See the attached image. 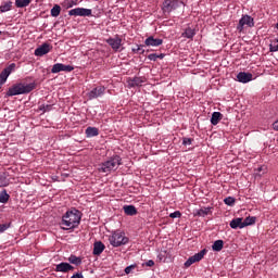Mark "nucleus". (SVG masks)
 Returning <instances> with one entry per match:
<instances>
[{
    "instance_id": "obj_1",
    "label": "nucleus",
    "mask_w": 278,
    "mask_h": 278,
    "mask_svg": "<svg viewBox=\"0 0 278 278\" xmlns=\"http://www.w3.org/2000/svg\"><path fill=\"white\" fill-rule=\"evenodd\" d=\"M81 223V212L77 208H73L71 211H67L63 216H62V222L61 229L64 231H68L71 229H77Z\"/></svg>"
},
{
    "instance_id": "obj_2",
    "label": "nucleus",
    "mask_w": 278,
    "mask_h": 278,
    "mask_svg": "<svg viewBox=\"0 0 278 278\" xmlns=\"http://www.w3.org/2000/svg\"><path fill=\"white\" fill-rule=\"evenodd\" d=\"M36 88V84L30 83V84H16L13 85L11 88H9L7 92V97H16L18 94H29L31 90Z\"/></svg>"
},
{
    "instance_id": "obj_3",
    "label": "nucleus",
    "mask_w": 278,
    "mask_h": 278,
    "mask_svg": "<svg viewBox=\"0 0 278 278\" xmlns=\"http://www.w3.org/2000/svg\"><path fill=\"white\" fill-rule=\"evenodd\" d=\"M121 164H123V159L119 155H113L108 161L101 163L99 172L112 173V170H117Z\"/></svg>"
},
{
    "instance_id": "obj_4",
    "label": "nucleus",
    "mask_w": 278,
    "mask_h": 278,
    "mask_svg": "<svg viewBox=\"0 0 278 278\" xmlns=\"http://www.w3.org/2000/svg\"><path fill=\"white\" fill-rule=\"evenodd\" d=\"M109 242L114 248L124 247L129 242V238L125 236V232L116 230L109 237Z\"/></svg>"
},
{
    "instance_id": "obj_5",
    "label": "nucleus",
    "mask_w": 278,
    "mask_h": 278,
    "mask_svg": "<svg viewBox=\"0 0 278 278\" xmlns=\"http://www.w3.org/2000/svg\"><path fill=\"white\" fill-rule=\"evenodd\" d=\"M245 25L248 27H255V21L253 20V17H251V15H242V17L240 18L237 26V30L239 31V34H242L244 31Z\"/></svg>"
},
{
    "instance_id": "obj_6",
    "label": "nucleus",
    "mask_w": 278,
    "mask_h": 278,
    "mask_svg": "<svg viewBox=\"0 0 278 278\" xmlns=\"http://www.w3.org/2000/svg\"><path fill=\"white\" fill-rule=\"evenodd\" d=\"M181 3L184 2H181L180 0H165L163 2L162 10L164 14H170V12L177 10V8L181 5Z\"/></svg>"
},
{
    "instance_id": "obj_7",
    "label": "nucleus",
    "mask_w": 278,
    "mask_h": 278,
    "mask_svg": "<svg viewBox=\"0 0 278 278\" xmlns=\"http://www.w3.org/2000/svg\"><path fill=\"white\" fill-rule=\"evenodd\" d=\"M205 253H207V250L203 249L199 253H195L193 256L189 257L185 262V267L190 268L192 266V264H197V262H201V260H203V257H205Z\"/></svg>"
},
{
    "instance_id": "obj_8",
    "label": "nucleus",
    "mask_w": 278,
    "mask_h": 278,
    "mask_svg": "<svg viewBox=\"0 0 278 278\" xmlns=\"http://www.w3.org/2000/svg\"><path fill=\"white\" fill-rule=\"evenodd\" d=\"M72 71H75V67L73 65H65L62 63H56L52 66L51 73L56 74V73H72Z\"/></svg>"
},
{
    "instance_id": "obj_9",
    "label": "nucleus",
    "mask_w": 278,
    "mask_h": 278,
    "mask_svg": "<svg viewBox=\"0 0 278 278\" xmlns=\"http://www.w3.org/2000/svg\"><path fill=\"white\" fill-rule=\"evenodd\" d=\"M70 16H92V10L85 8H76L68 11Z\"/></svg>"
},
{
    "instance_id": "obj_10",
    "label": "nucleus",
    "mask_w": 278,
    "mask_h": 278,
    "mask_svg": "<svg viewBox=\"0 0 278 278\" xmlns=\"http://www.w3.org/2000/svg\"><path fill=\"white\" fill-rule=\"evenodd\" d=\"M103 94H105V87L98 86L94 87L91 91H89L87 93V97L90 101H92V99H99V97H103Z\"/></svg>"
},
{
    "instance_id": "obj_11",
    "label": "nucleus",
    "mask_w": 278,
    "mask_h": 278,
    "mask_svg": "<svg viewBox=\"0 0 278 278\" xmlns=\"http://www.w3.org/2000/svg\"><path fill=\"white\" fill-rule=\"evenodd\" d=\"M105 42L111 46L113 51H118V49H121V46L123 45V39H121V37L116 35L115 38L110 37L105 40Z\"/></svg>"
},
{
    "instance_id": "obj_12",
    "label": "nucleus",
    "mask_w": 278,
    "mask_h": 278,
    "mask_svg": "<svg viewBox=\"0 0 278 278\" xmlns=\"http://www.w3.org/2000/svg\"><path fill=\"white\" fill-rule=\"evenodd\" d=\"M147 83V78L144 77H134V78H128L127 84L128 88H137L142 86V84Z\"/></svg>"
},
{
    "instance_id": "obj_13",
    "label": "nucleus",
    "mask_w": 278,
    "mask_h": 278,
    "mask_svg": "<svg viewBox=\"0 0 278 278\" xmlns=\"http://www.w3.org/2000/svg\"><path fill=\"white\" fill-rule=\"evenodd\" d=\"M55 273H71V270H75V267L70 263L62 262L55 265Z\"/></svg>"
},
{
    "instance_id": "obj_14",
    "label": "nucleus",
    "mask_w": 278,
    "mask_h": 278,
    "mask_svg": "<svg viewBox=\"0 0 278 278\" xmlns=\"http://www.w3.org/2000/svg\"><path fill=\"white\" fill-rule=\"evenodd\" d=\"M50 51L51 45L43 43L35 50V55H37L38 58H42V55H47V53H49Z\"/></svg>"
},
{
    "instance_id": "obj_15",
    "label": "nucleus",
    "mask_w": 278,
    "mask_h": 278,
    "mask_svg": "<svg viewBox=\"0 0 278 278\" xmlns=\"http://www.w3.org/2000/svg\"><path fill=\"white\" fill-rule=\"evenodd\" d=\"M237 79H238V81H240V84H249V81H253V74L240 72L237 75Z\"/></svg>"
},
{
    "instance_id": "obj_16",
    "label": "nucleus",
    "mask_w": 278,
    "mask_h": 278,
    "mask_svg": "<svg viewBox=\"0 0 278 278\" xmlns=\"http://www.w3.org/2000/svg\"><path fill=\"white\" fill-rule=\"evenodd\" d=\"M163 42L164 40L160 38H154L153 36H150L144 40L146 47H160L161 45H163Z\"/></svg>"
},
{
    "instance_id": "obj_17",
    "label": "nucleus",
    "mask_w": 278,
    "mask_h": 278,
    "mask_svg": "<svg viewBox=\"0 0 278 278\" xmlns=\"http://www.w3.org/2000/svg\"><path fill=\"white\" fill-rule=\"evenodd\" d=\"M231 229H244V222L242 220V217L233 218L230 222Z\"/></svg>"
},
{
    "instance_id": "obj_18",
    "label": "nucleus",
    "mask_w": 278,
    "mask_h": 278,
    "mask_svg": "<svg viewBox=\"0 0 278 278\" xmlns=\"http://www.w3.org/2000/svg\"><path fill=\"white\" fill-rule=\"evenodd\" d=\"M105 251V244L101 241H96L93 243V255H101Z\"/></svg>"
},
{
    "instance_id": "obj_19",
    "label": "nucleus",
    "mask_w": 278,
    "mask_h": 278,
    "mask_svg": "<svg viewBox=\"0 0 278 278\" xmlns=\"http://www.w3.org/2000/svg\"><path fill=\"white\" fill-rule=\"evenodd\" d=\"M123 210L126 216H136L138 214V210L134 205H124Z\"/></svg>"
},
{
    "instance_id": "obj_20",
    "label": "nucleus",
    "mask_w": 278,
    "mask_h": 278,
    "mask_svg": "<svg viewBox=\"0 0 278 278\" xmlns=\"http://www.w3.org/2000/svg\"><path fill=\"white\" fill-rule=\"evenodd\" d=\"M13 5H14V2H12L10 0L9 1H3L0 5L1 14H4V12H10V10H12Z\"/></svg>"
},
{
    "instance_id": "obj_21",
    "label": "nucleus",
    "mask_w": 278,
    "mask_h": 278,
    "mask_svg": "<svg viewBox=\"0 0 278 278\" xmlns=\"http://www.w3.org/2000/svg\"><path fill=\"white\" fill-rule=\"evenodd\" d=\"M181 36L182 38H189L190 40H192L194 36H197V31L194 30V28L188 27L184 30Z\"/></svg>"
},
{
    "instance_id": "obj_22",
    "label": "nucleus",
    "mask_w": 278,
    "mask_h": 278,
    "mask_svg": "<svg viewBox=\"0 0 278 278\" xmlns=\"http://www.w3.org/2000/svg\"><path fill=\"white\" fill-rule=\"evenodd\" d=\"M87 138H94L96 136L99 135V128L97 127H87L85 131Z\"/></svg>"
},
{
    "instance_id": "obj_23",
    "label": "nucleus",
    "mask_w": 278,
    "mask_h": 278,
    "mask_svg": "<svg viewBox=\"0 0 278 278\" xmlns=\"http://www.w3.org/2000/svg\"><path fill=\"white\" fill-rule=\"evenodd\" d=\"M220 121H223V114L220 112H214L211 117V123L217 125Z\"/></svg>"
},
{
    "instance_id": "obj_24",
    "label": "nucleus",
    "mask_w": 278,
    "mask_h": 278,
    "mask_svg": "<svg viewBox=\"0 0 278 278\" xmlns=\"http://www.w3.org/2000/svg\"><path fill=\"white\" fill-rule=\"evenodd\" d=\"M7 186H10V179H8L5 173H0V188H5Z\"/></svg>"
},
{
    "instance_id": "obj_25",
    "label": "nucleus",
    "mask_w": 278,
    "mask_h": 278,
    "mask_svg": "<svg viewBox=\"0 0 278 278\" xmlns=\"http://www.w3.org/2000/svg\"><path fill=\"white\" fill-rule=\"evenodd\" d=\"M278 51V37L270 40L269 52L277 53Z\"/></svg>"
},
{
    "instance_id": "obj_26",
    "label": "nucleus",
    "mask_w": 278,
    "mask_h": 278,
    "mask_svg": "<svg viewBox=\"0 0 278 278\" xmlns=\"http://www.w3.org/2000/svg\"><path fill=\"white\" fill-rule=\"evenodd\" d=\"M211 212L212 207H202L195 212V216H202L204 218V216H207Z\"/></svg>"
},
{
    "instance_id": "obj_27",
    "label": "nucleus",
    "mask_w": 278,
    "mask_h": 278,
    "mask_svg": "<svg viewBox=\"0 0 278 278\" xmlns=\"http://www.w3.org/2000/svg\"><path fill=\"white\" fill-rule=\"evenodd\" d=\"M223 247H225V241L216 240L212 245V250L217 252L223 251Z\"/></svg>"
},
{
    "instance_id": "obj_28",
    "label": "nucleus",
    "mask_w": 278,
    "mask_h": 278,
    "mask_svg": "<svg viewBox=\"0 0 278 278\" xmlns=\"http://www.w3.org/2000/svg\"><path fill=\"white\" fill-rule=\"evenodd\" d=\"M70 264H74V266H81V257L76 255H71L68 257Z\"/></svg>"
},
{
    "instance_id": "obj_29",
    "label": "nucleus",
    "mask_w": 278,
    "mask_h": 278,
    "mask_svg": "<svg viewBox=\"0 0 278 278\" xmlns=\"http://www.w3.org/2000/svg\"><path fill=\"white\" fill-rule=\"evenodd\" d=\"M31 0H15V8H27Z\"/></svg>"
},
{
    "instance_id": "obj_30",
    "label": "nucleus",
    "mask_w": 278,
    "mask_h": 278,
    "mask_svg": "<svg viewBox=\"0 0 278 278\" xmlns=\"http://www.w3.org/2000/svg\"><path fill=\"white\" fill-rule=\"evenodd\" d=\"M60 12H62V8L60 7V4H55L51 9V16H53L54 18H58V16H60Z\"/></svg>"
},
{
    "instance_id": "obj_31",
    "label": "nucleus",
    "mask_w": 278,
    "mask_h": 278,
    "mask_svg": "<svg viewBox=\"0 0 278 278\" xmlns=\"http://www.w3.org/2000/svg\"><path fill=\"white\" fill-rule=\"evenodd\" d=\"M257 220V218L255 216H249L243 220V227H249L251 225H255V222Z\"/></svg>"
},
{
    "instance_id": "obj_32",
    "label": "nucleus",
    "mask_w": 278,
    "mask_h": 278,
    "mask_svg": "<svg viewBox=\"0 0 278 278\" xmlns=\"http://www.w3.org/2000/svg\"><path fill=\"white\" fill-rule=\"evenodd\" d=\"M10 201V194H8V191L3 190L0 193V203H8Z\"/></svg>"
},
{
    "instance_id": "obj_33",
    "label": "nucleus",
    "mask_w": 278,
    "mask_h": 278,
    "mask_svg": "<svg viewBox=\"0 0 278 278\" xmlns=\"http://www.w3.org/2000/svg\"><path fill=\"white\" fill-rule=\"evenodd\" d=\"M16 68V63H11L8 67L3 70L7 75H12V72Z\"/></svg>"
},
{
    "instance_id": "obj_34",
    "label": "nucleus",
    "mask_w": 278,
    "mask_h": 278,
    "mask_svg": "<svg viewBox=\"0 0 278 278\" xmlns=\"http://www.w3.org/2000/svg\"><path fill=\"white\" fill-rule=\"evenodd\" d=\"M10 77L9 74H7L4 71L0 73V84H5L8 81V78Z\"/></svg>"
},
{
    "instance_id": "obj_35",
    "label": "nucleus",
    "mask_w": 278,
    "mask_h": 278,
    "mask_svg": "<svg viewBox=\"0 0 278 278\" xmlns=\"http://www.w3.org/2000/svg\"><path fill=\"white\" fill-rule=\"evenodd\" d=\"M224 203H226V205H233L236 203V199L228 197L224 200Z\"/></svg>"
},
{
    "instance_id": "obj_36",
    "label": "nucleus",
    "mask_w": 278,
    "mask_h": 278,
    "mask_svg": "<svg viewBox=\"0 0 278 278\" xmlns=\"http://www.w3.org/2000/svg\"><path fill=\"white\" fill-rule=\"evenodd\" d=\"M8 229H10V224L0 225V233H4Z\"/></svg>"
},
{
    "instance_id": "obj_37",
    "label": "nucleus",
    "mask_w": 278,
    "mask_h": 278,
    "mask_svg": "<svg viewBox=\"0 0 278 278\" xmlns=\"http://www.w3.org/2000/svg\"><path fill=\"white\" fill-rule=\"evenodd\" d=\"M169 218H181V212L176 211L169 214Z\"/></svg>"
},
{
    "instance_id": "obj_38",
    "label": "nucleus",
    "mask_w": 278,
    "mask_h": 278,
    "mask_svg": "<svg viewBox=\"0 0 278 278\" xmlns=\"http://www.w3.org/2000/svg\"><path fill=\"white\" fill-rule=\"evenodd\" d=\"M148 60H150L151 62H156L157 61V53L149 54Z\"/></svg>"
},
{
    "instance_id": "obj_39",
    "label": "nucleus",
    "mask_w": 278,
    "mask_h": 278,
    "mask_svg": "<svg viewBox=\"0 0 278 278\" xmlns=\"http://www.w3.org/2000/svg\"><path fill=\"white\" fill-rule=\"evenodd\" d=\"M182 144H184L185 147H188V146L192 144V139H190V138H184V139H182Z\"/></svg>"
},
{
    "instance_id": "obj_40",
    "label": "nucleus",
    "mask_w": 278,
    "mask_h": 278,
    "mask_svg": "<svg viewBox=\"0 0 278 278\" xmlns=\"http://www.w3.org/2000/svg\"><path fill=\"white\" fill-rule=\"evenodd\" d=\"M144 46L143 45H137V51H138V53L140 54V55H143V53H144Z\"/></svg>"
},
{
    "instance_id": "obj_41",
    "label": "nucleus",
    "mask_w": 278,
    "mask_h": 278,
    "mask_svg": "<svg viewBox=\"0 0 278 278\" xmlns=\"http://www.w3.org/2000/svg\"><path fill=\"white\" fill-rule=\"evenodd\" d=\"M134 268H136V265H129L125 268V273L126 275H129V273H131L134 270Z\"/></svg>"
},
{
    "instance_id": "obj_42",
    "label": "nucleus",
    "mask_w": 278,
    "mask_h": 278,
    "mask_svg": "<svg viewBox=\"0 0 278 278\" xmlns=\"http://www.w3.org/2000/svg\"><path fill=\"white\" fill-rule=\"evenodd\" d=\"M73 5H77V3L73 2V1H66V2H65V8H66V10L73 8Z\"/></svg>"
},
{
    "instance_id": "obj_43",
    "label": "nucleus",
    "mask_w": 278,
    "mask_h": 278,
    "mask_svg": "<svg viewBox=\"0 0 278 278\" xmlns=\"http://www.w3.org/2000/svg\"><path fill=\"white\" fill-rule=\"evenodd\" d=\"M39 110H41L42 112H49V110H51V105L47 104V105H41L39 108Z\"/></svg>"
},
{
    "instance_id": "obj_44",
    "label": "nucleus",
    "mask_w": 278,
    "mask_h": 278,
    "mask_svg": "<svg viewBox=\"0 0 278 278\" xmlns=\"http://www.w3.org/2000/svg\"><path fill=\"white\" fill-rule=\"evenodd\" d=\"M71 278H84V274H81V273H76V274H74Z\"/></svg>"
},
{
    "instance_id": "obj_45",
    "label": "nucleus",
    "mask_w": 278,
    "mask_h": 278,
    "mask_svg": "<svg viewBox=\"0 0 278 278\" xmlns=\"http://www.w3.org/2000/svg\"><path fill=\"white\" fill-rule=\"evenodd\" d=\"M273 129H275V131H278V119L273 123Z\"/></svg>"
},
{
    "instance_id": "obj_46",
    "label": "nucleus",
    "mask_w": 278,
    "mask_h": 278,
    "mask_svg": "<svg viewBox=\"0 0 278 278\" xmlns=\"http://www.w3.org/2000/svg\"><path fill=\"white\" fill-rule=\"evenodd\" d=\"M147 266H155V262H153V260H150L146 263Z\"/></svg>"
},
{
    "instance_id": "obj_47",
    "label": "nucleus",
    "mask_w": 278,
    "mask_h": 278,
    "mask_svg": "<svg viewBox=\"0 0 278 278\" xmlns=\"http://www.w3.org/2000/svg\"><path fill=\"white\" fill-rule=\"evenodd\" d=\"M159 60H164V53L157 54Z\"/></svg>"
},
{
    "instance_id": "obj_48",
    "label": "nucleus",
    "mask_w": 278,
    "mask_h": 278,
    "mask_svg": "<svg viewBox=\"0 0 278 278\" xmlns=\"http://www.w3.org/2000/svg\"><path fill=\"white\" fill-rule=\"evenodd\" d=\"M131 51H132V53H139L138 52V47L137 48H132Z\"/></svg>"
},
{
    "instance_id": "obj_49",
    "label": "nucleus",
    "mask_w": 278,
    "mask_h": 278,
    "mask_svg": "<svg viewBox=\"0 0 278 278\" xmlns=\"http://www.w3.org/2000/svg\"><path fill=\"white\" fill-rule=\"evenodd\" d=\"M3 87V83H0V89Z\"/></svg>"
},
{
    "instance_id": "obj_50",
    "label": "nucleus",
    "mask_w": 278,
    "mask_h": 278,
    "mask_svg": "<svg viewBox=\"0 0 278 278\" xmlns=\"http://www.w3.org/2000/svg\"><path fill=\"white\" fill-rule=\"evenodd\" d=\"M276 29H278V23L276 24Z\"/></svg>"
},
{
    "instance_id": "obj_51",
    "label": "nucleus",
    "mask_w": 278,
    "mask_h": 278,
    "mask_svg": "<svg viewBox=\"0 0 278 278\" xmlns=\"http://www.w3.org/2000/svg\"><path fill=\"white\" fill-rule=\"evenodd\" d=\"M0 36H1V30H0Z\"/></svg>"
}]
</instances>
